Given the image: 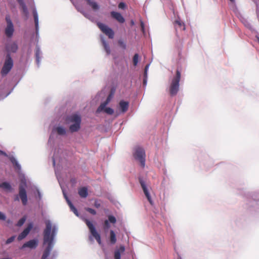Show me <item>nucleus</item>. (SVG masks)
<instances>
[{"mask_svg":"<svg viewBox=\"0 0 259 259\" xmlns=\"http://www.w3.org/2000/svg\"><path fill=\"white\" fill-rule=\"evenodd\" d=\"M5 50L6 52L4 65L1 70L2 77L6 76L11 70L14 66V61L11 54L16 53L18 50V45L16 41L10 40L5 44Z\"/></svg>","mask_w":259,"mask_h":259,"instance_id":"nucleus-1","label":"nucleus"},{"mask_svg":"<svg viewBox=\"0 0 259 259\" xmlns=\"http://www.w3.org/2000/svg\"><path fill=\"white\" fill-rule=\"evenodd\" d=\"M66 125H69V131L71 133L78 132L81 127V116L78 113H73L64 117Z\"/></svg>","mask_w":259,"mask_h":259,"instance_id":"nucleus-2","label":"nucleus"},{"mask_svg":"<svg viewBox=\"0 0 259 259\" xmlns=\"http://www.w3.org/2000/svg\"><path fill=\"white\" fill-rule=\"evenodd\" d=\"M115 91L116 87L113 85L111 87L109 90V94L107 97L106 101L102 103L98 107L96 110L97 113H99L102 111H104L105 113L109 115H112L113 114L114 110L111 107H106V106L113 98Z\"/></svg>","mask_w":259,"mask_h":259,"instance_id":"nucleus-3","label":"nucleus"},{"mask_svg":"<svg viewBox=\"0 0 259 259\" xmlns=\"http://www.w3.org/2000/svg\"><path fill=\"white\" fill-rule=\"evenodd\" d=\"M133 156L142 168H144L146 165V153L144 149L140 146H136L133 148Z\"/></svg>","mask_w":259,"mask_h":259,"instance_id":"nucleus-4","label":"nucleus"},{"mask_svg":"<svg viewBox=\"0 0 259 259\" xmlns=\"http://www.w3.org/2000/svg\"><path fill=\"white\" fill-rule=\"evenodd\" d=\"M27 186L26 181L25 179H22L19 185V194L14 198L15 201H18L21 199L22 204L26 205L28 202V198L26 187Z\"/></svg>","mask_w":259,"mask_h":259,"instance_id":"nucleus-5","label":"nucleus"},{"mask_svg":"<svg viewBox=\"0 0 259 259\" xmlns=\"http://www.w3.org/2000/svg\"><path fill=\"white\" fill-rule=\"evenodd\" d=\"M181 78V72L177 69L175 76L172 78L169 87V94L170 96H176L179 90L180 87V80Z\"/></svg>","mask_w":259,"mask_h":259,"instance_id":"nucleus-6","label":"nucleus"},{"mask_svg":"<svg viewBox=\"0 0 259 259\" xmlns=\"http://www.w3.org/2000/svg\"><path fill=\"white\" fill-rule=\"evenodd\" d=\"M83 221L85 222L87 227H88L90 233L91 234V236H89V239L90 240H93L92 236L95 238L97 242L101 245L102 244L101 236L97 231L94 225L93 224L92 222L89 220L87 219H83Z\"/></svg>","mask_w":259,"mask_h":259,"instance_id":"nucleus-7","label":"nucleus"},{"mask_svg":"<svg viewBox=\"0 0 259 259\" xmlns=\"http://www.w3.org/2000/svg\"><path fill=\"white\" fill-rule=\"evenodd\" d=\"M58 134L59 136H64L66 134V128L61 125H57L53 127L48 140V144L52 145L54 143V135Z\"/></svg>","mask_w":259,"mask_h":259,"instance_id":"nucleus-8","label":"nucleus"},{"mask_svg":"<svg viewBox=\"0 0 259 259\" xmlns=\"http://www.w3.org/2000/svg\"><path fill=\"white\" fill-rule=\"evenodd\" d=\"M5 20L7 25L5 28V34L8 38H11L15 31L14 26L9 15L6 16Z\"/></svg>","mask_w":259,"mask_h":259,"instance_id":"nucleus-9","label":"nucleus"},{"mask_svg":"<svg viewBox=\"0 0 259 259\" xmlns=\"http://www.w3.org/2000/svg\"><path fill=\"white\" fill-rule=\"evenodd\" d=\"M139 183L142 188L144 193L150 204L153 205L154 202L152 199L150 194L146 185V181L143 177L140 176L138 177Z\"/></svg>","mask_w":259,"mask_h":259,"instance_id":"nucleus-10","label":"nucleus"},{"mask_svg":"<svg viewBox=\"0 0 259 259\" xmlns=\"http://www.w3.org/2000/svg\"><path fill=\"white\" fill-rule=\"evenodd\" d=\"M97 25L100 30L107 35L109 38L112 39L114 37V32L111 28L101 22H98Z\"/></svg>","mask_w":259,"mask_h":259,"instance_id":"nucleus-11","label":"nucleus"},{"mask_svg":"<svg viewBox=\"0 0 259 259\" xmlns=\"http://www.w3.org/2000/svg\"><path fill=\"white\" fill-rule=\"evenodd\" d=\"M32 14L34 18V22L35 25V30L36 34V39L38 41L39 35V18L37 11L35 6H34L32 8Z\"/></svg>","mask_w":259,"mask_h":259,"instance_id":"nucleus-12","label":"nucleus"},{"mask_svg":"<svg viewBox=\"0 0 259 259\" xmlns=\"http://www.w3.org/2000/svg\"><path fill=\"white\" fill-rule=\"evenodd\" d=\"M246 205L248 209L252 210V207L255 211H257L259 209L258 199H257L251 196V198H248L246 201Z\"/></svg>","mask_w":259,"mask_h":259,"instance_id":"nucleus-13","label":"nucleus"},{"mask_svg":"<svg viewBox=\"0 0 259 259\" xmlns=\"http://www.w3.org/2000/svg\"><path fill=\"white\" fill-rule=\"evenodd\" d=\"M101 41L104 48V50L106 52V56H108L110 55H112L113 59H115L116 57L113 53H111V49L109 45L106 40L105 37L103 35L100 36Z\"/></svg>","mask_w":259,"mask_h":259,"instance_id":"nucleus-14","label":"nucleus"},{"mask_svg":"<svg viewBox=\"0 0 259 259\" xmlns=\"http://www.w3.org/2000/svg\"><path fill=\"white\" fill-rule=\"evenodd\" d=\"M35 58L37 67L39 68L40 66L41 60L42 58V52L38 44H36L35 46Z\"/></svg>","mask_w":259,"mask_h":259,"instance_id":"nucleus-15","label":"nucleus"},{"mask_svg":"<svg viewBox=\"0 0 259 259\" xmlns=\"http://www.w3.org/2000/svg\"><path fill=\"white\" fill-rule=\"evenodd\" d=\"M38 244V241L37 239H33L25 242L21 247L20 249H23L25 248H29L30 249H35L37 247Z\"/></svg>","mask_w":259,"mask_h":259,"instance_id":"nucleus-16","label":"nucleus"},{"mask_svg":"<svg viewBox=\"0 0 259 259\" xmlns=\"http://www.w3.org/2000/svg\"><path fill=\"white\" fill-rule=\"evenodd\" d=\"M33 228V223H30L27 227L25 228L22 232L18 235V240L19 241L23 239H24L29 233L30 230Z\"/></svg>","mask_w":259,"mask_h":259,"instance_id":"nucleus-17","label":"nucleus"},{"mask_svg":"<svg viewBox=\"0 0 259 259\" xmlns=\"http://www.w3.org/2000/svg\"><path fill=\"white\" fill-rule=\"evenodd\" d=\"M111 17L116 20L118 22L123 23L125 21V19L122 16V15L117 12L112 11L110 13Z\"/></svg>","mask_w":259,"mask_h":259,"instance_id":"nucleus-18","label":"nucleus"},{"mask_svg":"<svg viewBox=\"0 0 259 259\" xmlns=\"http://www.w3.org/2000/svg\"><path fill=\"white\" fill-rule=\"evenodd\" d=\"M120 110L122 113L126 112L129 107V102L123 100L120 101L119 103Z\"/></svg>","mask_w":259,"mask_h":259,"instance_id":"nucleus-19","label":"nucleus"},{"mask_svg":"<svg viewBox=\"0 0 259 259\" xmlns=\"http://www.w3.org/2000/svg\"><path fill=\"white\" fill-rule=\"evenodd\" d=\"M125 250V247L123 245L120 246L118 249L114 251V259H121V252H123Z\"/></svg>","mask_w":259,"mask_h":259,"instance_id":"nucleus-20","label":"nucleus"},{"mask_svg":"<svg viewBox=\"0 0 259 259\" xmlns=\"http://www.w3.org/2000/svg\"><path fill=\"white\" fill-rule=\"evenodd\" d=\"M9 159L16 169L21 170V166L18 162V160L14 156H10Z\"/></svg>","mask_w":259,"mask_h":259,"instance_id":"nucleus-21","label":"nucleus"},{"mask_svg":"<svg viewBox=\"0 0 259 259\" xmlns=\"http://www.w3.org/2000/svg\"><path fill=\"white\" fill-rule=\"evenodd\" d=\"M58 159L59 160V162H61V161L62 160V159L58 156V154H57V152L56 151H55L54 155L52 157V160H53V166L54 167L55 170V174H56V175L57 178H58V170H57V167L56 166V160H57Z\"/></svg>","mask_w":259,"mask_h":259,"instance_id":"nucleus-22","label":"nucleus"},{"mask_svg":"<svg viewBox=\"0 0 259 259\" xmlns=\"http://www.w3.org/2000/svg\"><path fill=\"white\" fill-rule=\"evenodd\" d=\"M240 19L246 27L252 31H255L250 22L247 19L242 16L240 17Z\"/></svg>","mask_w":259,"mask_h":259,"instance_id":"nucleus-23","label":"nucleus"},{"mask_svg":"<svg viewBox=\"0 0 259 259\" xmlns=\"http://www.w3.org/2000/svg\"><path fill=\"white\" fill-rule=\"evenodd\" d=\"M78 194L81 198H86L88 195V189L85 187H82L78 190Z\"/></svg>","mask_w":259,"mask_h":259,"instance_id":"nucleus-24","label":"nucleus"},{"mask_svg":"<svg viewBox=\"0 0 259 259\" xmlns=\"http://www.w3.org/2000/svg\"><path fill=\"white\" fill-rule=\"evenodd\" d=\"M174 25L176 31H177L178 29H182L183 30L185 29V26L184 24L181 22L180 20H175Z\"/></svg>","mask_w":259,"mask_h":259,"instance_id":"nucleus-25","label":"nucleus"},{"mask_svg":"<svg viewBox=\"0 0 259 259\" xmlns=\"http://www.w3.org/2000/svg\"><path fill=\"white\" fill-rule=\"evenodd\" d=\"M110 241L112 244H114L116 242V235L114 231L111 230L110 231Z\"/></svg>","mask_w":259,"mask_h":259,"instance_id":"nucleus-26","label":"nucleus"},{"mask_svg":"<svg viewBox=\"0 0 259 259\" xmlns=\"http://www.w3.org/2000/svg\"><path fill=\"white\" fill-rule=\"evenodd\" d=\"M68 205H69L70 210L74 213V214L77 217H79V215L78 210L77 208L72 204V202H69V204Z\"/></svg>","mask_w":259,"mask_h":259,"instance_id":"nucleus-27","label":"nucleus"},{"mask_svg":"<svg viewBox=\"0 0 259 259\" xmlns=\"http://www.w3.org/2000/svg\"><path fill=\"white\" fill-rule=\"evenodd\" d=\"M2 188L5 190L11 191L12 190V187L11 184L7 182H3L1 184Z\"/></svg>","mask_w":259,"mask_h":259,"instance_id":"nucleus-28","label":"nucleus"},{"mask_svg":"<svg viewBox=\"0 0 259 259\" xmlns=\"http://www.w3.org/2000/svg\"><path fill=\"white\" fill-rule=\"evenodd\" d=\"M94 10H97L99 9V6L98 4L92 0H90L88 3Z\"/></svg>","mask_w":259,"mask_h":259,"instance_id":"nucleus-29","label":"nucleus"},{"mask_svg":"<svg viewBox=\"0 0 259 259\" xmlns=\"http://www.w3.org/2000/svg\"><path fill=\"white\" fill-rule=\"evenodd\" d=\"M108 219L106 220V221H108L109 223L111 224H115L116 222V218L112 214H109L107 216Z\"/></svg>","mask_w":259,"mask_h":259,"instance_id":"nucleus-30","label":"nucleus"},{"mask_svg":"<svg viewBox=\"0 0 259 259\" xmlns=\"http://www.w3.org/2000/svg\"><path fill=\"white\" fill-rule=\"evenodd\" d=\"M118 44L123 50L126 49V45L123 39H119L118 40Z\"/></svg>","mask_w":259,"mask_h":259,"instance_id":"nucleus-31","label":"nucleus"},{"mask_svg":"<svg viewBox=\"0 0 259 259\" xmlns=\"http://www.w3.org/2000/svg\"><path fill=\"white\" fill-rule=\"evenodd\" d=\"M20 6L22 9L23 13L27 16L28 15V11L25 3H24L23 4H21Z\"/></svg>","mask_w":259,"mask_h":259,"instance_id":"nucleus-32","label":"nucleus"},{"mask_svg":"<svg viewBox=\"0 0 259 259\" xmlns=\"http://www.w3.org/2000/svg\"><path fill=\"white\" fill-rule=\"evenodd\" d=\"M25 221H26V217H23L21 218L18 221V222L17 223V226L18 227L22 226L24 224Z\"/></svg>","mask_w":259,"mask_h":259,"instance_id":"nucleus-33","label":"nucleus"},{"mask_svg":"<svg viewBox=\"0 0 259 259\" xmlns=\"http://www.w3.org/2000/svg\"><path fill=\"white\" fill-rule=\"evenodd\" d=\"M73 5L75 7L76 9L77 10L78 12L81 13L83 12L84 10L82 7L80 6L79 5L75 3H73Z\"/></svg>","mask_w":259,"mask_h":259,"instance_id":"nucleus-34","label":"nucleus"},{"mask_svg":"<svg viewBox=\"0 0 259 259\" xmlns=\"http://www.w3.org/2000/svg\"><path fill=\"white\" fill-rule=\"evenodd\" d=\"M229 1L232 3V8L233 11L235 13H236L237 12H238V9H237L236 5L235 0H229Z\"/></svg>","mask_w":259,"mask_h":259,"instance_id":"nucleus-35","label":"nucleus"},{"mask_svg":"<svg viewBox=\"0 0 259 259\" xmlns=\"http://www.w3.org/2000/svg\"><path fill=\"white\" fill-rule=\"evenodd\" d=\"M139 55L136 53L134 55L133 59V64L134 66H137L138 63Z\"/></svg>","mask_w":259,"mask_h":259,"instance_id":"nucleus-36","label":"nucleus"},{"mask_svg":"<svg viewBox=\"0 0 259 259\" xmlns=\"http://www.w3.org/2000/svg\"><path fill=\"white\" fill-rule=\"evenodd\" d=\"M86 18L89 19V20H92L93 17L92 16H91V15L89 13H87L86 12H85L84 11H83V12H82L81 13Z\"/></svg>","mask_w":259,"mask_h":259,"instance_id":"nucleus-37","label":"nucleus"},{"mask_svg":"<svg viewBox=\"0 0 259 259\" xmlns=\"http://www.w3.org/2000/svg\"><path fill=\"white\" fill-rule=\"evenodd\" d=\"M140 26L141 31H142L144 34H145L146 31L145 28V24L144 22L142 20H140Z\"/></svg>","mask_w":259,"mask_h":259,"instance_id":"nucleus-38","label":"nucleus"},{"mask_svg":"<svg viewBox=\"0 0 259 259\" xmlns=\"http://www.w3.org/2000/svg\"><path fill=\"white\" fill-rule=\"evenodd\" d=\"M85 210L90 212V213H91L92 214H93V215H95L96 214V211L92 208H90V207H87V208H85Z\"/></svg>","mask_w":259,"mask_h":259,"instance_id":"nucleus-39","label":"nucleus"},{"mask_svg":"<svg viewBox=\"0 0 259 259\" xmlns=\"http://www.w3.org/2000/svg\"><path fill=\"white\" fill-rule=\"evenodd\" d=\"M94 206L97 208H99L101 206V200L98 199H96L95 200Z\"/></svg>","mask_w":259,"mask_h":259,"instance_id":"nucleus-40","label":"nucleus"},{"mask_svg":"<svg viewBox=\"0 0 259 259\" xmlns=\"http://www.w3.org/2000/svg\"><path fill=\"white\" fill-rule=\"evenodd\" d=\"M147 80H148V75H144L143 84V87L144 88H146V87L147 85Z\"/></svg>","mask_w":259,"mask_h":259,"instance_id":"nucleus-41","label":"nucleus"},{"mask_svg":"<svg viewBox=\"0 0 259 259\" xmlns=\"http://www.w3.org/2000/svg\"><path fill=\"white\" fill-rule=\"evenodd\" d=\"M108 222V221L106 220L104 222V228L105 230H108L111 227L110 223Z\"/></svg>","mask_w":259,"mask_h":259,"instance_id":"nucleus-42","label":"nucleus"},{"mask_svg":"<svg viewBox=\"0 0 259 259\" xmlns=\"http://www.w3.org/2000/svg\"><path fill=\"white\" fill-rule=\"evenodd\" d=\"M15 236L13 235V236H12L11 237H10V238H9L6 241V243L7 244H9L11 243H12L15 239Z\"/></svg>","mask_w":259,"mask_h":259,"instance_id":"nucleus-43","label":"nucleus"},{"mask_svg":"<svg viewBox=\"0 0 259 259\" xmlns=\"http://www.w3.org/2000/svg\"><path fill=\"white\" fill-rule=\"evenodd\" d=\"M118 6L119 9H120L122 10H124L126 8V4L123 2L119 3Z\"/></svg>","mask_w":259,"mask_h":259,"instance_id":"nucleus-44","label":"nucleus"},{"mask_svg":"<svg viewBox=\"0 0 259 259\" xmlns=\"http://www.w3.org/2000/svg\"><path fill=\"white\" fill-rule=\"evenodd\" d=\"M58 254V252L56 250H54L52 252L51 259H56Z\"/></svg>","mask_w":259,"mask_h":259,"instance_id":"nucleus-45","label":"nucleus"},{"mask_svg":"<svg viewBox=\"0 0 259 259\" xmlns=\"http://www.w3.org/2000/svg\"><path fill=\"white\" fill-rule=\"evenodd\" d=\"M150 65V63L147 64L146 65L145 69H144V75H148V71Z\"/></svg>","mask_w":259,"mask_h":259,"instance_id":"nucleus-46","label":"nucleus"},{"mask_svg":"<svg viewBox=\"0 0 259 259\" xmlns=\"http://www.w3.org/2000/svg\"><path fill=\"white\" fill-rule=\"evenodd\" d=\"M63 194L64 197L65 199L67 204H69V202H71V200L69 199L66 193L64 191H63Z\"/></svg>","mask_w":259,"mask_h":259,"instance_id":"nucleus-47","label":"nucleus"},{"mask_svg":"<svg viewBox=\"0 0 259 259\" xmlns=\"http://www.w3.org/2000/svg\"><path fill=\"white\" fill-rule=\"evenodd\" d=\"M6 219V215L5 213L0 211V220L5 221Z\"/></svg>","mask_w":259,"mask_h":259,"instance_id":"nucleus-48","label":"nucleus"},{"mask_svg":"<svg viewBox=\"0 0 259 259\" xmlns=\"http://www.w3.org/2000/svg\"><path fill=\"white\" fill-rule=\"evenodd\" d=\"M37 193L39 200H40L42 198V194L38 189H37Z\"/></svg>","mask_w":259,"mask_h":259,"instance_id":"nucleus-49","label":"nucleus"},{"mask_svg":"<svg viewBox=\"0 0 259 259\" xmlns=\"http://www.w3.org/2000/svg\"><path fill=\"white\" fill-rule=\"evenodd\" d=\"M0 155H4L5 157H8V154L4 151L0 150Z\"/></svg>","mask_w":259,"mask_h":259,"instance_id":"nucleus-50","label":"nucleus"},{"mask_svg":"<svg viewBox=\"0 0 259 259\" xmlns=\"http://www.w3.org/2000/svg\"><path fill=\"white\" fill-rule=\"evenodd\" d=\"M17 1L19 3V5L25 3L24 0H17Z\"/></svg>","mask_w":259,"mask_h":259,"instance_id":"nucleus-51","label":"nucleus"},{"mask_svg":"<svg viewBox=\"0 0 259 259\" xmlns=\"http://www.w3.org/2000/svg\"><path fill=\"white\" fill-rule=\"evenodd\" d=\"M14 89V88L11 90V91H10L7 95L6 96H5V97H7L8 96H9L11 93L12 92V91Z\"/></svg>","mask_w":259,"mask_h":259,"instance_id":"nucleus-52","label":"nucleus"},{"mask_svg":"<svg viewBox=\"0 0 259 259\" xmlns=\"http://www.w3.org/2000/svg\"><path fill=\"white\" fill-rule=\"evenodd\" d=\"M256 39H257V42H258L259 44V36L258 35V34H256V36H255Z\"/></svg>","mask_w":259,"mask_h":259,"instance_id":"nucleus-53","label":"nucleus"},{"mask_svg":"<svg viewBox=\"0 0 259 259\" xmlns=\"http://www.w3.org/2000/svg\"><path fill=\"white\" fill-rule=\"evenodd\" d=\"M131 24H132V25H134L135 24L134 21L133 20L131 21Z\"/></svg>","mask_w":259,"mask_h":259,"instance_id":"nucleus-54","label":"nucleus"},{"mask_svg":"<svg viewBox=\"0 0 259 259\" xmlns=\"http://www.w3.org/2000/svg\"><path fill=\"white\" fill-rule=\"evenodd\" d=\"M0 259H10L9 257H3V258H1Z\"/></svg>","mask_w":259,"mask_h":259,"instance_id":"nucleus-55","label":"nucleus"},{"mask_svg":"<svg viewBox=\"0 0 259 259\" xmlns=\"http://www.w3.org/2000/svg\"><path fill=\"white\" fill-rule=\"evenodd\" d=\"M7 222H8V223H10L11 222V221H10V220H8L7 221Z\"/></svg>","mask_w":259,"mask_h":259,"instance_id":"nucleus-56","label":"nucleus"},{"mask_svg":"<svg viewBox=\"0 0 259 259\" xmlns=\"http://www.w3.org/2000/svg\"><path fill=\"white\" fill-rule=\"evenodd\" d=\"M177 259H182V258L181 256H179Z\"/></svg>","mask_w":259,"mask_h":259,"instance_id":"nucleus-57","label":"nucleus"},{"mask_svg":"<svg viewBox=\"0 0 259 259\" xmlns=\"http://www.w3.org/2000/svg\"><path fill=\"white\" fill-rule=\"evenodd\" d=\"M256 7H257V8H256V13H257V9H257V5H256Z\"/></svg>","mask_w":259,"mask_h":259,"instance_id":"nucleus-58","label":"nucleus"},{"mask_svg":"<svg viewBox=\"0 0 259 259\" xmlns=\"http://www.w3.org/2000/svg\"><path fill=\"white\" fill-rule=\"evenodd\" d=\"M70 1L72 2V4L73 3H74L72 0H70Z\"/></svg>","mask_w":259,"mask_h":259,"instance_id":"nucleus-59","label":"nucleus"},{"mask_svg":"<svg viewBox=\"0 0 259 259\" xmlns=\"http://www.w3.org/2000/svg\"><path fill=\"white\" fill-rule=\"evenodd\" d=\"M0 188H2V186L1 185V184H0Z\"/></svg>","mask_w":259,"mask_h":259,"instance_id":"nucleus-60","label":"nucleus"}]
</instances>
